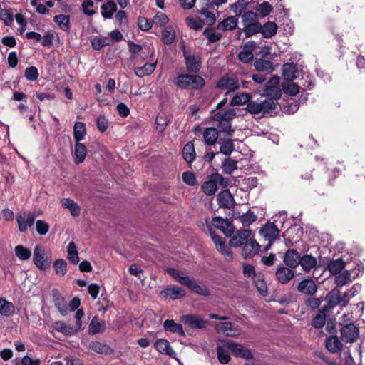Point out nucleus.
<instances>
[{
	"label": "nucleus",
	"instance_id": "10",
	"mask_svg": "<svg viewBox=\"0 0 365 365\" xmlns=\"http://www.w3.org/2000/svg\"><path fill=\"white\" fill-rule=\"evenodd\" d=\"M252 236V231L249 229H240L232 235L230 240V245L235 247H240L249 240Z\"/></svg>",
	"mask_w": 365,
	"mask_h": 365
},
{
	"label": "nucleus",
	"instance_id": "2",
	"mask_svg": "<svg viewBox=\"0 0 365 365\" xmlns=\"http://www.w3.org/2000/svg\"><path fill=\"white\" fill-rule=\"evenodd\" d=\"M235 115L236 112L235 109L229 108L216 113L212 116V120L220 132H222L231 137L234 133V130L231 125V122Z\"/></svg>",
	"mask_w": 365,
	"mask_h": 365
},
{
	"label": "nucleus",
	"instance_id": "58",
	"mask_svg": "<svg viewBox=\"0 0 365 365\" xmlns=\"http://www.w3.org/2000/svg\"><path fill=\"white\" fill-rule=\"evenodd\" d=\"M257 217L255 213L250 210L240 217V221L244 226H250L257 220Z\"/></svg>",
	"mask_w": 365,
	"mask_h": 365
},
{
	"label": "nucleus",
	"instance_id": "44",
	"mask_svg": "<svg viewBox=\"0 0 365 365\" xmlns=\"http://www.w3.org/2000/svg\"><path fill=\"white\" fill-rule=\"evenodd\" d=\"M326 347L329 351L335 354L341 350L342 344L337 336H330L326 341Z\"/></svg>",
	"mask_w": 365,
	"mask_h": 365
},
{
	"label": "nucleus",
	"instance_id": "62",
	"mask_svg": "<svg viewBox=\"0 0 365 365\" xmlns=\"http://www.w3.org/2000/svg\"><path fill=\"white\" fill-rule=\"evenodd\" d=\"M351 282L350 273L348 271H344L337 274L336 277V284L337 287H342Z\"/></svg>",
	"mask_w": 365,
	"mask_h": 365
},
{
	"label": "nucleus",
	"instance_id": "61",
	"mask_svg": "<svg viewBox=\"0 0 365 365\" xmlns=\"http://www.w3.org/2000/svg\"><path fill=\"white\" fill-rule=\"evenodd\" d=\"M203 34L207 38L209 42H216L222 38V34L215 31L213 28H206Z\"/></svg>",
	"mask_w": 365,
	"mask_h": 365
},
{
	"label": "nucleus",
	"instance_id": "36",
	"mask_svg": "<svg viewBox=\"0 0 365 365\" xmlns=\"http://www.w3.org/2000/svg\"><path fill=\"white\" fill-rule=\"evenodd\" d=\"M156 62L145 63L143 66H136L134 68L135 74L139 77L143 78L145 76L150 75L156 68Z\"/></svg>",
	"mask_w": 365,
	"mask_h": 365
},
{
	"label": "nucleus",
	"instance_id": "14",
	"mask_svg": "<svg viewBox=\"0 0 365 365\" xmlns=\"http://www.w3.org/2000/svg\"><path fill=\"white\" fill-rule=\"evenodd\" d=\"M186 68L189 73H197L201 68V58L197 55L188 53L184 48Z\"/></svg>",
	"mask_w": 365,
	"mask_h": 365
},
{
	"label": "nucleus",
	"instance_id": "35",
	"mask_svg": "<svg viewBox=\"0 0 365 365\" xmlns=\"http://www.w3.org/2000/svg\"><path fill=\"white\" fill-rule=\"evenodd\" d=\"M117 11V5L113 0L108 1L101 6V15L104 19H111Z\"/></svg>",
	"mask_w": 365,
	"mask_h": 365
},
{
	"label": "nucleus",
	"instance_id": "54",
	"mask_svg": "<svg viewBox=\"0 0 365 365\" xmlns=\"http://www.w3.org/2000/svg\"><path fill=\"white\" fill-rule=\"evenodd\" d=\"M282 88L284 92L289 96H295L299 92V86L292 81H287L283 83Z\"/></svg>",
	"mask_w": 365,
	"mask_h": 365
},
{
	"label": "nucleus",
	"instance_id": "26",
	"mask_svg": "<svg viewBox=\"0 0 365 365\" xmlns=\"http://www.w3.org/2000/svg\"><path fill=\"white\" fill-rule=\"evenodd\" d=\"M182 321L190 326L192 328L195 329H201L203 328L206 322L202 318L193 315V314H187L182 317Z\"/></svg>",
	"mask_w": 365,
	"mask_h": 365
},
{
	"label": "nucleus",
	"instance_id": "25",
	"mask_svg": "<svg viewBox=\"0 0 365 365\" xmlns=\"http://www.w3.org/2000/svg\"><path fill=\"white\" fill-rule=\"evenodd\" d=\"M160 295L165 298L177 299L184 297L185 292L178 287H168L160 292Z\"/></svg>",
	"mask_w": 365,
	"mask_h": 365
},
{
	"label": "nucleus",
	"instance_id": "38",
	"mask_svg": "<svg viewBox=\"0 0 365 365\" xmlns=\"http://www.w3.org/2000/svg\"><path fill=\"white\" fill-rule=\"evenodd\" d=\"M15 312V307L13 303L7 301L6 299L0 298V315L4 317H10Z\"/></svg>",
	"mask_w": 365,
	"mask_h": 365
},
{
	"label": "nucleus",
	"instance_id": "63",
	"mask_svg": "<svg viewBox=\"0 0 365 365\" xmlns=\"http://www.w3.org/2000/svg\"><path fill=\"white\" fill-rule=\"evenodd\" d=\"M169 19L166 14L158 12L153 19V23L157 26H164L168 23Z\"/></svg>",
	"mask_w": 365,
	"mask_h": 365
},
{
	"label": "nucleus",
	"instance_id": "40",
	"mask_svg": "<svg viewBox=\"0 0 365 365\" xmlns=\"http://www.w3.org/2000/svg\"><path fill=\"white\" fill-rule=\"evenodd\" d=\"M203 137L207 145H214L218 138V131L215 128H207L203 132Z\"/></svg>",
	"mask_w": 365,
	"mask_h": 365
},
{
	"label": "nucleus",
	"instance_id": "51",
	"mask_svg": "<svg viewBox=\"0 0 365 365\" xmlns=\"http://www.w3.org/2000/svg\"><path fill=\"white\" fill-rule=\"evenodd\" d=\"M14 252L16 256L20 260H28L31 256V252L29 249L23 245H17L14 247Z\"/></svg>",
	"mask_w": 365,
	"mask_h": 365
},
{
	"label": "nucleus",
	"instance_id": "21",
	"mask_svg": "<svg viewBox=\"0 0 365 365\" xmlns=\"http://www.w3.org/2000/svg\"><path fill=\"white\" fill-rule=\"evenodd\" d=\"M154 347L160 354L168 355L172 358H175L176 356L175 351L173 349L169 341L166 339H158L154 344Z\"/></svg>",
	"mask_w": 365,
	"mask_h": 365
},
{
	"label": "nucleus",
	"instance_id": "5",
	"mask_svg": "<svg viewBox=\"0 0 365 365\" xmlns=\"http://www.w3.org/2000/svg\"><path fill=\"white\" fill-rule=\"evenodd\" d=\"M276 108L273 99L267 98L260 103L250 101L247 103L246 110L252 115L265 114L272 112Z\"/></svg>",
	"mask_w": 365,
	"mask_h": 365
},
{
	"label": "nucleus",
	"instance_id": "18",
	"mask_svg": "<svg viewBox=\"0 0 365 365\" xmlns=\"http://www.w3.org/2000/svg\"><path fill=\"white\" fill-rule=\"evenodd\" d=\"M230 347L231 348V352L237 357H241L245 359H250L253 358V355L251 350L244 347L243 345L232 341L230 340Z\"/></svg>",
	"mask_w": 365,
	"mask_h": 365
},
{
	"label": "nucleus",
	"instance_id": "47",
	"mask_svg": "<svg viewBox=\"0 0 365 365\" xmlns=\"http://www.w3.org/2000/svg\"><path fill=\"white\" fill-rule=\"evenodd\" d=\"M220 153L225 155H230L234 150V144L233 141L231 139L222 140L220 139Z\"/></svg>",
	"mask_w": 365,
	"mask_h": 365
},
{
	"label": "nucleus",
	"instance_id": "33",
	"mask_svg": "<svg viewBox=\"0 0 365 365\" xmlns=\"http://www.w3.org/2000/svg\"><path fill=\"white\" fill-rule=\"evenodd\" d=\"M62 207L68 209L73 217H78L81 213L80 206L70 198H63L61 200Z\"/></svg>",
	"mask_w": 365,
	"mask_h": 365
},
{
	"label": "nucleus",
	"instance_id": "55",
	"mask_svg": "<svg viewBox=\"0 0 365 365\" xmlns=\"http://www.w3.org/2000/svg\"><path fill=\"white\" fill-rule=\"evenodd\" d=\"M175 34L172 27H166L162 33V41L165 44H171L175 39Z\"/></svg>",
	"mask_w": 365,
	"mask_h": 365
},
{
	"label": "nucleus",
	"instance_id": "15",
	"mask_svg": "<svg viewBox=\"0 0 365 365\" xmlns=\"http://www.w3.org/2000/svg\"><path fill=\"white\" fill-rule=\"evenodd\" d=\"M358 336L359 329L352 323L348 324L341 329V339L346 343L354 341Z\"/></svg>",
	"mask_w": 365,
	"mask_h": 365
},
{
	"label": "nucleus",
	"instance_id": "31",
	"mask_svg": "<svg viewBox=\"0 0 365 365\" xmlns=\"http://www.w3.org/2000/svg\"><path fill=\"white\" fill-rule=\"evenodd\" d=\"M299 261L300 256L294 250H288L284 255V262L289 267H296Z\"/></svg>",
	"mask_w": 365,
	"mask_h": 365
},
{
	"label": "nucleus",
	"instance_id": "28",
	"mask_svg": "<svg viewBox=\"0 0 365 365\" xmlns=\"http://www.w3.org/2000/svg\"><path fill=\"white\" fill-rule=\"evenodd\" d=\"M53 327L56 331L62 333L66 336H71L77 333L76 329H74L73 327L63 321L55 322L53 323Z\"/></svg>",
	"mask_w": 365,
	"mask_h": 365
},
{
	"label": "nucleus",
	"instance_id": "50",
	"mask_svg": "<svg viewBox=\"0 0 365 365\" xmlns=\"http://www.w3.org/2000/svg\"><path fill=\"white\" fill-rule=\"evenodd\" d=\"M251 96L247 93H240L236 94L230 101V106H241L250 102Z\"/></svg>",
	"mask_w": 365,
	"mask_h": 365
},
{
	"label": "nucleus",
	"instance_id": "13",
	"mask_svg": "<svg viewBox=\"0 0 365 365\" xmlns=\"http://www.w3.org/2000/svg\"><path fill=\"white\" fill-rule=\"evenodd\" d=\"M212 222L213 226L222 231L226 237H230L234 234V226L228 220L215 217H213Z\"/></svg>",
	"mask_w": 365,
	"mask_h": 365
},
{
	"label": "nucleus",
	"instance_id": "24",
	"mask_svg": "<svg viewBox=\"0 0 365 365\" xmlns=\"http://www.w3.org/2000/svg\"><path fill=\"white\" fill-rule=\"evenodd\" d=\"M217 202L220 207L224 208H232L235 204L233 196L228 190H223L219 193Z\"/></svg>",
	"mask_w": 365,
	"mask_h": 365
},
{
	"label": "nucleus",
	"instance_id": "57",
	"mask_svg": "<svg viewBox=\"0 0 365 365\" xmlns=\"http://www.w3.org/2000/svg\"><path fill=\"white\" fill-rule=\"evenodd\" d=\"M91 43L93 49L101 50L104 46L110 45V42L106 37L96 36L91 40Z\"/></svg>",
	"mask_w": 365,
	"mask_h": 365
},
{
	"label": "nucleus",
	"instance_id": "37",
	"mask_svg": "<svg viewBox=\"0 0 365 365\" xmlns=\"http://www.w3.org/2000/svg\"><path fill=\"white\" fill-rule=\"evenodd\" d=\"M238 24V19L236 16H230L225 19L217 24V29L223 31L234 30Z\"/></svg>",
	"mask_w": 365,
	"mask_h": 365
},
{
	"label": "nucleus",
	"instance_id": "56",
	"mask_svg": "<svg viewBox=\"0 0 365 365\" xmlns=\"http://www.w3.org/2000/svg\"><path fill=\"white\" fill-rule=\"evenodd\" d=\"M67 264L63 259H57L53 263V268L56 274L59 277H63L66 273Z\"/></svg>",
	"mask_w": 365,
	"mask_h": 365
},
{
	"label": "nucleus",
	"instance_id": "22",
	"mask_svg": "<svg viewBox=\"0 0 365 365\" xmlns=\"http://www.w3.org/2000/svg\"><path fill=\"white\" fill-rule=\"evenodd\" d=\"M297 289L302 294L314 295L317 291V287L312 279H307L301 281L298 284Z\"/></svg>",
	"mask_w": 365,
	"mask_h": 365
},
{
	"label": "nucleus",
	"instance_id": "34",
	"mask_svg": "<svg viewBox=\"0 0 365 365\" xmlns=\"http://www.w3.org/2000/svg\"><path fill=\"white\" fill-rule=\"evenodd\" d=\"M106 329V325L103 321H101L99 318L95 316L91 321L88 325L89 334H96L103 332Z\"/></svg>",
	"mask_w": 365,
	"mask_h": 365
},
{
	"label": "nucleus",
	"instance_id": "41",
	"mask_svg": "<svg viewBox=\"0 0 365 365\" xmlns=\"http://www.w3.org/2000/svg\"><path fill=\"white\" fill-rule=\"evenodd\" d=\"M53 21L58 25V28L63 31L70 30V17L68 15L59 14L53 17Z\"/></svg>",
	"mask_w": 365,
	"mask_h": 365
},
{
	"label": "nucleus",
	"instance_id": "4",
	"mask_svg": "<svg viewBox=\"0 0 365 365\" xmlns=\"http://www.w3.org/2000/svg\"><path fill=\"white\" fill-rule=\"evenodd\" d=\"M176 84L182 89H199L205 86V81L200 76L182 74L178 76Z\"/></svg>",
	"mask_w": 365,
	"mask_h": 365
},
{
	"label": "nucleus",
	"instance_id": "39",
	"mask_svg": "<svg viewBox=\"0 0 365 365\" xmlns=\"http://www.w3.org/2000/svg\"><path fill=\"white\" fill-rule=\"evenodd\" d=\"M182 155L184 160L188 163H192L196 156L194 144L192 142L186 143L182 150Z\"/></svg>",
	"mask_w": 365,
	"mask_h": 365
},
{
	"label": "nucleus",
	"instance_id": "29",
	"mask_svg": "<svg viewBox=\"0 0 365 365\" xmlns=\"http://www.w3.org/2000/svg\"><path fill=\"white\" fill-rule=\"evenodd\" d=\"M53 297L55 307L62 316H66L68 313V305L63 297H61L57 290L53 291Z\"/></svg>",
	"mask_w": 365,
	"mask_h": 365
},
{
	"label": "nucleus",
	"instance_id": "11",
	"mask_svg": "<svg viewBox=\"0 0 365 365\" xmlns=\"http://www.w3.org/2000/svg\"><path fill=\"white\" fill-rule=\"evenodd\" d=\"M36 218L35 213L23 212L16 215V222L19 230L21 232H25L29 227H31Z\"/></svg>",
	"mask_w": 365,
	"mask_h": 365
},
{
	"label": "nucleus",
	"instance_id": "16",
	"mask_svg": "<svg viewBox=\"0 0 365 365\" xmlns=\"http://www.w3.org/2000/svg\"><path fill=\"white\" fill-rule=\"evenodd\" d=\"M230 340L221 341L217 347V359L222 364H227L230 360V351L231 352V348L230 347Z\"/></svg>",
	"mask_w": 365,
	"mask_h": 365
},
{
	"label": "nucleus",
	"instance_id": "6",
	"mask_svg": "<svg viewBox=\"0 0 365 365\" xmlns=\"http://www.w3.org/2000/svg\"><path fill=\"white\" fill-rule=\"evenodd\" d=\"M223 182L224 178L220 174L215 173L210 175L208 180L202 183V190L206 195L211 196L216 192L218 185L225 186Z\"/></svg>",
	"mask_w": 365,
	"mask_h": 365
},
{
	"label": "nucleus",
	"instance_id": "46",
	"mask_svg": "<svg viewBox=\"0 0 365 365\" xmlns=\"http://www.w3.org/2000/svg\"><path fill=\"white\" fill-rule=\"evenodd\" d=\"M277 31V25L274 22L269 21L262 26L261 33L264 38L274 36Z\"/></svg>",
	"mask_w": 365,
	"mask_h": 365
},
{
	"label": "nucleus",
	"instance_id": "12",
	"mask_svg": "<svg viewBox=\"0 0 365 365\" xmlns=\"http://www.w3.org/2000/svg\"><path fill=\"white\" fill-rule=\"evenodd\" d=\"M215 329L218 333L230 337H237L241 334L240 329L235 327L232 323L230 322L217 323L215 325Z\"/></svg>",
	"mask_w": 365,
	"mask_h": 365
},
{
	"label": "nucleus",
	"instance_id": "59",
	"mask_svg": "<svg viewBox=\"0 0 365 365\" xmlns=\"http://www.w3.org/2000/svg\"><path fill=\"white\" fill-rule=\"evenodd\" d=\"M186 23L190 28L195 31L201 30L205 24L203 20L200 19H195L191 16L186 18Z\"/></svg>",
	"mask_w": 365,
	"mask_h": 365
},
{
	"label": "nucleus",
	"instance_id": "20",
	"mask_svg": "<svg viewBox=\"0 0 365 365\" xmlns=\"http://www.w3.org/2000/svg\"><path fill=\"white\" fill-rule=\"evenodd\" d=\"M300 69L293 63H286L282 66V73L287 81H293L299 77Z\"/></svg>",
	"mask_w": 365,
	"mask_h": 365
},
{
	"label": "nucleus",
	"instance_id": "43",
	"mask_svg": "<svg viewBox=\"0 0 365 365\" xmlns=\"http://www.w3.org/2000/svg\"><path fill=\"white\" fill-rule=\"evenodd\" d=\"M86 134L85 123L76 122L73 126V137L76 143L83 140Z\"/></svg>",
	"mask_w": 365,
	"mask_h": 365
},
{
	"label": "nucleus",
	"instance_id": "53",
	"mask_svg": "<svg viewBox=\"0 0 365 365\" xmlns=\"http://www.w3.org/2000/svg\"><path fill=\"white\" fill-rule=\"evenodd\" d=\"M262 25L259 22H255L244 26V32L247 37H250L259 32H261Z\"/></svg>",
	"mask_w": 365,
	"mask_h": 365
},
{
	"label": "nucleus",
	"instance_id": "42",
	"mask_svg": "<svg viewBox=\"0 0 365 365\" xmlns=\"http://www.w3.org/2000/svg\"><path fill=\"white\" fill-rule=\"evenodd\" d=\"M75 163L76 164L81 163L87 154V148L83 143L78 142H76L75 145Z\"/></svg>",
	"mask_w": 365,
	"mask_h": 365
},
{
	"label": "nucleus",
	"instance_id": "17",
	"mask_svg": "<svg viewBox=\"0 0 365 365\" xmlns=\"http://www.w3.org/2000/svg\"><path fill=\"white\" fill-rule=\"evenodd\" d=\"M260 233L266 240L271 243L277 238L279 231L274 223L267 222L262 226Z\"/></svg>",
	"mask_w": 365,
	"mask_h": 365
},
{
	"label": "nucleus",
	"instance_id": "8",
	"mask_svg": "<svg viewBox=\"0 0 365 365\" xmlns=\"http://www.w3.org/2000/svg\"><path fill=\"white\" fill-rule=\"evenodd\" d=\"M210 236L214 242L217 250L222 254L227 260L232 259V252L226 245V241L222 237L217 235L211 228H210Z\"/></svg>",
	"mask_w": 365,
	"mask_h": 365
},
{
	"label": "nucleus",
	"instance_id": "27",
	"mask_svg": "<svg viewBox=\"0 0 365 365\" xmlns=\"http://www.w3.org/2000/svg\"><path fill=\"white\" fill-rule=\"evenodd\" d=\"M163 328L165 331L178 334L182 336H185L182 326L180 324L175 323L173 319H166L163 323Z\"/></svg>",
	"mask_w": 365,
	"mask_h": 365
},
{
	"label": "nucleus",
	"instance_id": "23",
	"mask_svg": "<svg viewBox=\"0 0 365 365\" xmlns=\"http://www.w3.org/2000/svg\"><path fill=\"white\" fill-rule=\"evenodd\" d=\"M259 245L255 240L250 238L245 243L242 254L245 258L252 257L259 252Z\"/></svg>",
	"mask_w": 365,
	"mask_h": 365
},
{
	"label": "nucleus",
	"instance_id": "60",
	"mask_svg": "<svg viewBox=\"0 0 365 365\" xmlns=\"http://www.w3.org/2000/svg\"><path fill=\"white\" fill-rule=\"evenodd\" d=\"M223 171L227 174H231L237 169V162L230 158H226L222 164Z\"/></svg>",
	"mask_w": 365,
	"mask_h": 365
},
{
	"label": "nucleus",
	"instance_id": "30",
	"mask_svg": "<svg viewBox=\"0 0 365 365\" xmlns=\"http://www.w3.org/2000/svg\"><path fill=\"white\" fill-rule=\"evenodd\" d=\"M255 68L259 72L271 73L274 71L273 63L269 60L257 58L254 62Z\"/></svg>",
	"mask_w": 365,
	"mask_h": 365
},
{
	"label": "nucleus",
	"instance_id": "1",
	"mask_svg": "<svg viewBox=\"0 0 365 365\" xmlns=\"http://www.w3.org/2000/svg\"><path fill=\"white\" fill-rule=\"evenodd\" d=\"M168 273L173 279L179 282L181 284L186 286L193 292L202 296L210 295L209 289L205 285L198 284L194 279L190 278L177 269L170 268L168 269Z\"/></svg>",
	"mask_w": 365,
	"mask_h": 365
},
{
	"label": "nucleus",
	"instance_id": "64",
	"mask_svg": "<svg viewBox=\"0 0 365 365\" xmlns=\"http://www.w3.org/2000/svg\"><path fill=\"white\" fill-rule=\"evenodd\" d=\"M255 284L258 292L263 296L267 294V286L262 277L256 276L255 279Z\"/></svg>",
	"mask_w": 365,
	"mask_h": 365
},
{
	"label": "nucleus",
	"instance_id": "3",
	"mask_svg": "<svg viewBox=\"0 0 365 365\" xmlns=\"http://www.w3.org/2000/svg\"><path fill=\"white\" fill-rule=\"evenodd\" d=\"M52 262L51 256L48 250L40 245L34 249L33 262L40 270L44 271L49 268Z\"/></svg>",
	"mask_w": 365,
	"mask_h": 365
},
{
	"label": "nucleus",
	"instance_id": "48",
	"mask_svg": "<svg viewBox=\"0 0 365 365\" xmlns=\"http://www.w3.org/2000/svg\"><path fill=\"white\" fill-rule=\"evenodd\" d=\"M345 262L341 259L331 261L328 264V269L334 274L337 275L344 268Z\"/></svg>",
	"mask_w": 365,
	"mask_h": 365
},
{
	"label": "nucleus",
	"instance_id": "7",
	"mask_svg": "<svg viewBox=\"0 0 365 365\" xmlns=\"http://www.w3.org/2000/svg\"><path fill=\"white\" fill-rule=\"evenodd\" d=\"M217 88L227 95L238 90L240 83L237 78L225 75L218 81Z\"/></svg>",
	"mask_w": 365,
	"mask_h": 365
},
{
	"label": "nucleus",
	"instance_id": "32",
	"mask_svg": "<svg viewBox=\"0 0 365 365\" xmlns=\"http://www.w3.org/2000/svg\"><path fill=\"white\" fill-rule=\"evenodd\" d=\"M293 271L289 268L281 267L276 271V277L279 282L282 284H286L289 282L294 277Z\"/></svg>",
	"mask_w": 365,
	"mask_h": 365
},
{
	"label": "nucleus",
	"instance_id": "19",
	"mask_svg": "<svg viewBox=\"0 0 365 365\" xmlns=\"http://www.w3.org/2000/svg\"><path fill=\"white\" fill-rule=\"evenodd\" d=\"M256 48L255 41H250L245 44L242 50L239 53L238 58L243 63H249L254 58L253 51Z\"/></svg>",
	"mask_w": 365,
	"mask_h": 365
},
{
	"label": "nucleus",
	"instance_id": "45",
	"mask_svg": "<svg viewBox=\"0 0 365 365\" xmlns=\"http://www.w3.org/2000/svg\"><path fill=\"white\" fill-rule=\"evenodd\" d=\"M299 264L304 271L308 272L316 267L317 260L314 257L305 255L300 258Z\"/></svg>",
	"mask_w": 365,
	"mask_h": 365
},
{
	"label": "nucleus",
	"instance_id": "9",
	"mask_svg": "<svg viewBox=\"0 0 365 365\" xmlns=\"http://www.w3.org/2000/svg\"><path fill=\"white\" fill-rule=\"evenodd\" d=\"M264 95L269 98L274 100L279 99L282 96V90L279 88V78L277 76H272L264 86Z\"/></svg>",
	"mask_w": 365,
	"mask_h": 365
},
{
	"label": "nucleus",
	"instance_id": "52",
	"mask_svg": "<svg viewBox=\"0 0 365 365\" xmlns=\"http://www.w3.org/2000/svg\"><path fill=\"white\" fill-rule=\"evenodd\" d=\"M327 309L324 307L319 310V313L314 317L312 320V325L316 328H321L325 324L326 320V312Z\"/></svg>",
	"mask_w": 365,
	"mask_h": 365
},
{
	"label": "nucleus",
	"instance_id": "49",
	"mask_svg": "<svg viewBox=\"0 0 365 365\" xmlns=\"http://www.w3.org/2000/svg\"><path fill=\"white\" fill-rule=\"evenodd\" d=\"M68 259L73 264L79 262L78 252L73 242H69L67 247Z\"/></svg>",
	"mask_w": 365,
	"mask_h": 365
}]
</instances>
